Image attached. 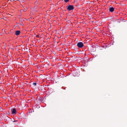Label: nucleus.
Instances as JSON below:
<instances>
[{
	"label": "nucleus",
	"instance_id": "obj_4",
	"mask_svg": "<svg viewBox=\"0 0 127 127\" xmlns=\"http://www.w3.org/2000/svg\"><path fill=\"white\" fill-rule=\"evenodd\" d=\"M16 113V110L15 109H13L12 112V114H15Z\"/></svg>",
	"mask_w": 127,
	"mask_h": 127
},
{
	"label": "nucleus",
	"instance_id": "obj_3",
	"mask_svg": "<svg viewBox=\"0 0 127 127\" xmlns=\"http://www.w3.org/2000/svg\"><path fill=\"white\" fill-rule=\"evenodd\" d=\"M20 31H15V34L16 35H18L20 34Z\"/></svg>",
	"mask_w": 127,
	"mask_h": 127
},
{
	"label": "nucleus",
	"instance_id": "obj_10",
	"mask_svg": "<svg viewBox=\"0 0 127 127\" xmlns=\"http://www.w3.org/2000/svg\"><path fill=\"white\" fill-rule=\"evenodd\" d=\"M39 37V35H36V37Z\"/></svg>",
	"mask_w": 127,
	"mask_h": 127
},
{
	"label": "nucleus",
	"instance_id": "obj_9",
	"mask_svg": "<svg viewBox=\"0 0 127 127\" xmlns=\"http://www.w3.org/2000/svg\"><path fill=\"white\" fill-rule=\"evenodd\" d=\"M21 22V23H20L21 25H22V26L24 24H23V22Z\"/></svg>",
	"mask_w": 127,
	"mask_h": 127
},
{
	"label": "nucleus",
	"instance_id": "obj_12",
	"mask_svg": "<svg viewBox=\"0 0 127 127\" xmlns=\"http://www.w3.org/2000/svg\"><path fill=\"white\" fill-rule=\"evenodd\" d=\"M16 121H13V122H15Z\"/></svg>",
	"mask_w": 127,
	"mask_h": 127
},
{
	"label": "nucleus",
	"instance_id": "obj_5",
	"mask_svg": "<svg viewBox=\"0 0 127 127\" xmlns=\"http://www.w3.org/2000/svg\"><path fill=\"white\" fill-rule=\"evenodd\" d=\"M109 9V11L111 12H113L114 10V9L113 7L110 8Z\"/></svg>",
	"mask_w": 127,
	"mask_h": 127
},
{
	"label": "nucleus",
	"instance_id": "obj_7",
	"mask_svg": "<svg viewBox=\"0 0 127 127\" xmlns=\"http://www.w3.org/2000/svg\"><path fill=\"white\" fill-rule=\"evenodd\" d=\"M33 84L34 86H36V82H34L33 83Z\"/></svg>",
	"mask_w": 127,
	"mask_h": 127
},
{
	"label": "nucleus",
	"instance_id": "obj_8",
	"mask_svg": "<svg viewBox=\"0 0 127 127\" xmlns=\"http://www.w3.org/2000/svg\"><path fill=\"white\" fill-rule=\"evenodd\" d=\"M0 111H2V110H3V109H2L0 106Z\"/></svg>",
	"mask_w": 127,
	"mask_h": 127
},
{
	"label": "nucleus",
	"instance_id": "obj_2",
	"mask_svg": "<svg viewBox=\"0 0 127 127\" xmlns=\"http://www.w3.org/2000/svg\"><path fill=\"white\" fill-rule=\"evenodd\" d=\"M77 46L79 48H82L84 46L83 44L81 42H79L77 43Z\"/></svg>",
	"mask_w": 127,
	"mask_h": 127
},
{
	"label": "nucleus",
	"instance_id": "obj_6",
	"mask_svg": "<svg viewBox=\"0 0 127 127\" xmlns=\"http://www.w3.org/2000/svg\"><path fill=\"white\" fill-rule=\"evenodd\" d=\"M69 1V0H64V1L65 2H68Z\"/></svg>",
	"mask_w": 127,
	"mask_h": 127
},
{
	"label": "nucleus",
	"instance_id": "obj_11",
	"mask_svg": "<svg viewBox=\"0 0 127 127\" xmlns=\"http://www.w3.org/2000/svg\"><path fill=\"white\" fill-rule=\"evenodd\" d=\"M1 111L3 113L4 112V110L3 109V110H2V111Z\"/></svg>",
	"mask_w": 127,
	"mask_h": 127
},
{
	"label": "nucleus",
	"instance_id": "obj_1",
	"mask_svg": "<svg viewBox=\"0 0 127 127\" xmlns=\"http://www.w3.org/2000/svg\"><path fill=\"white\" fill-rule=\"evenodd\" d=\"M67 10L68 11H70L73 10L74 9V6L71 5H69L67 6L66 7Z\"/></svg>",
	"mask_w": 127,
	"mask_h": 127
}]
</instances>
